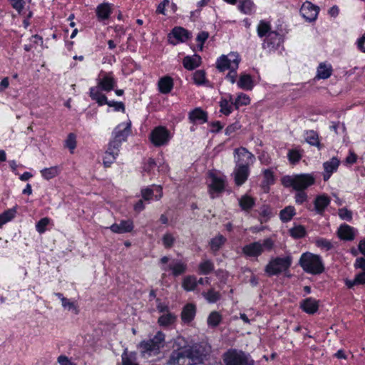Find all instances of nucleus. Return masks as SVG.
<instances>
[{
	"label": "nucleus",
	"mask_w": 365,
	"mask_h": 365,
	"mask_svg": "<svg viewBox=\"0 0 365 365\" xmlns=\"http://www.w3.org/2000/svg\"><path fill=\"white\" fill-rule=\"evenodd\" d=\"M165 345V334L158 331L153 338L141 341L138 348L144 358L157 355Z\"/></svg>",
	"instance_id": "1"
},
{
	"label": "nucleus",
	"mask_w": 365,
	"mask_h": 365,
	"mask_svg": "<svg viewBox=\"0 0 365 365\" xmlns=\"http://www.w3.org/2000/svg\"><path fill=\"white\" fill-rule=\"evenodd\" d=\"M282 182L286 187H292L295 190L301 191L314 184L315 178L312 174L286 175L282 178Z\"/></svg>",
	"instance_id": "2"
},
{
	"label": "nucleus",
	"mask_w": 365,
	"mask_h": 365,
	"mask_svg": "<svg viewBox=\"0 0 365 365\" xmlns=\"http://www.w3.org/2000/svg\"><path fill=\"white\" fill-rule=\"evenodd\" d=\"M274 246V241L271 238H266L262 241H255L245 245L242 252L247 258H257L264 252L271 251Z\"/></svg>",
	"instance_id": "3"
},
{
	"label": "nucleus",
	"mask_w": 365,
	"mask_h": 365,
	"mask_svg": "<svg viewBox=\"0 0 365 365\" xmlns=\"http://www.w3.org/2000/svg\"><path fill=\"white\" fill-rule=\"evenodd\" d=\"M299 264L307 273L318 274L323 272L324 267L319 255L305 252L302 255Z\"/></svg>",
	"instance_id": "4"
},
{
	"label": "nucleus",
	"mask_w": 365,
	"mask_h": 365,
	"mask_svg": "<svg viewBox=\"0 0 365 365\" xmlns=\"http://www.w3.org/2000/svg\"><path fill=\"white\" fill-rule=\"evenodd\" d=\"M225 365H254L255 361L247 354L241 350L230 349L222 355Z\"/></svg>",
	"instance_id": "5"
},
{
	"label": "nucleus",
	"mask_w": 365,
	"mask_h": 365,
	"mask_svg": "<svg viewBox=\"0 0 365 365\" xmlns=\"http://www.w3.org/2000/svg\"><path fill=\"white\" fill-rule=\"evenodd\" d=\"M291 264L292 258L289 256L284 258L276 257L269 261L264 270L269 276L276 275L288 269Z\"/></svg>",
	"instance_id": "6"
},
{
	"label": "nucleus",
	"mask_w": 365,
	"mask_h": 365,
	"mask_svg": "<svg viewBox=\"0 0 365 365\" xmlns=\"http://www.w3.org/2000/svg\"><path fill=\"white\" fill-rule=\"evenodd\" d=\"M240 61L239 55L237 53L231 52L227 56H221L216 62V67L220 71L237 69Z\"/></svg>",
	"instance_id": "7"
},
{
	"label": "nucleus",
	"mask_w": 365,
	"mask_h": 365,
	"mask_svg": "<svg viewBox=\"0 0 365 365\" xmlns=\"http://www.w3.org/2000/svg\"><path fill=\"white\" fill-rule=\"evenodd\" d=\"M169 363L171 365L195 364L186 348L173 351L170 356Z\"/></svg>",
	"instance_id": "8"
},
{
	"label": "nucleus",
	"mask_w": 365,
	"mask_h": 365,
	"mask_svg": "<svg viewBox=\"0 0 365 365\" xmlns=\"http://www.w3.org/2000/svg\"><path fill=\"white\" fill-rule=\"evenodd\" d=\"M130 121L118 125L114 130V138L110 143L111 146H113L114 149L118 150L121 144L122 141L126 140L130 132Z\"/></svg>",
	"instance_id": "9"
},
{
	"label": "nucleus",
	"mask_w": 365,
	"mask_h": 365,
	"mask_svg": "<svg viewBox=\"0 0 365 365\" xmlns=\"http://www.w3.org/2000/svg\"><path fill=\"white\" fill-rule=\"evenodd\" d=\"M185 348L195 364L200 362L202 357L207 355L210 351V346L206 343L195 344Z\"/></svg>",
	"instance_id": "10"
},
{
	"label": "nucleus",
	"mask_w": 365,
	"mask_h": 365,
	"mask_svg": "<svg viewBox=\"0 0 365 365\" xmlns=\"http://www.w3.org/2000/svg\"><path fill=\"white\" fill-rule=\"evenodd\" d=\"M169 131L164 127H157L150 133V139L155 146H162L169 141Z\"/></svg>",
	"instance_id": "11"
},
{
	"label": "nucleus",
	"mask_w": 365,
	"mask_h": 365,
	"mask_svg": "<svg viewBox=\"0 0 365 365\" xmlns=\"http://www.w3.org/2000/svg\"><path fill=\"white\" fill-rule=\"evenodd\" d=\"M235 162L237 165L250 167L255 159L253 154L250 153L245 148L241 147L235 150Z\"/></svg>",
	"instance_id": "12"
},
{
	"label": "nucleus",
	"mask_w": 365,
	"mask_h": 365,
	"mask_svg": "<svg viewBox=\"0 0 365 365\" xmlns=\"http://www.w3.org/2000/svg\"><path fill=\"white\" fill-rule=\"evenodd\" d=\"M319 11V8L312 4L310 1L304 2L300 9L301 14L308 21H315Z\"/></svg>",
	"instance_id": "13"
},
{
	"label": "nucleus",
	"mask_w": 365,
	"mask_h": 365,
	"mask_svg": "<svg viewBox=\"0 0 365 365\" xmlns=\"http://www.w3.org/2000/svg\"><path fill=\"white\" fill-rule=\"evenodd\" d=\"M97 81L98 87L106 92L112 91L116 84V82L110 73L104 74L101 73Z\"/></svg>",
	"instance_id": "14"
},
{
	"label": "nucleus",
	"mask_w": 365,
	"mask_h": 365,
	"mask_svg": "<svg viewBox=\"0 0 365 365\" xmlns=\"http://www.w3.org/2000/svg\"><path fill=\"white\" fill-rule=\"evenodd\" d=\"M190 37L187 30L182 27H175L173 29L172 34L169 35V41L175 45L179 41L184 42Z\"/></svg>",
	"instance_id": "15"
},
{
	"label": "nucleus",
	"mask_w": 365,
	"mask_h": 365,
	"mask_svg": "<svg viewBox=\"0 0 365 365\" xmlns=\"http://www.w3.org/2000/svg\"><path fill=\"white\" fill-rule=\"evenodd\" d=\"M250 173L249 167L237 165L234 170L235 182L238 186L242 185L247 179Z\"/></svg>",
	"instance_id": "16"
},
{
	"label": "nucleus",
	"mask_w": 365,
	"mask_h": 365,
	"mask_svg": "<svg viewBox=\"0 0 365 365\" xmlns=\"http://www.w3.org/2000/svg\"><path fill=\"white\" fill-rule=\"evenodd\" d=\"M270 29L271 26L268 22L260 21L257 26V34L259 37L267 36L269 39H272L275 37L279 39V35L274 31H271Z\"/></svg>",
	"instance_id": "17"
},
{
	"label": "nucleus",
	"mask_w": 365,
	"mask_h": 365,
	"mask_svg": "<svg viewBox=\"0 0 365 365\" xmlns=\"http://www.w3.org/2000/svg\"><path fill=\"white\" fill-rule=\"evenodd\" d=\"M115 233H125L131 232L133 229V223L131 220H121L120 223H115L110 227Z\"/></svg>",
	"instance_id": "18"
},
{
	"label": "nucleus",
	"mask_w": 365,
	"mask_h": 365,
	"mask_svg": "<svg viewBox=\"0 0 365 365\" xmlns=\"http://www.w3.org/2000/svg\"><path fill=\"white\" fill-rule=\"evenodd\" d=\"M339 165V160L336 158H332L329 161H327L324 163V173L323 174V178L324 181L329 179L331 175L337 170Z\"/></svg>",
	"instance_id": "19"
},
{
	"label": "nucleus",
	"mask_w": 365,
	"mask_h": 365,
	"mask_svg": "<svg viewBox=\"0 0 365 365\" xmlns=\"http://www.w3.org/2000/svg\"><path fill=\"white\" fill-rule=\"evenodd\" d=\"M337 235L341 240L350 241L354 240L355 232L353 227L346 224H344L338 229Z\"/></svg>",
	"instance_id": "20"
},
{
	"label": "nucleus",
	"mask_w": 365,
	"mask_h": 365,
	"mask_svg": "<svg viewBox=\"0 0 365 365\" xmlns=\"http://www.w3.org/2000/svg\"><path fill=\"white\" fill-rule=\"evenodd\" d=\"M300 307L307 313L312 314L315 313L319 308L318 301L313 298H307L303 300L300 304Z\"/></svg>",
	"instance_id": "21"
},
{
	"label": "nucleus",
	"mask_w": 365,
	"mask_h": 365,
	"mask_svg": "<svg viewBox=\"0 0 365 365\" xmlns=\"http://www.w3.org/2000/svg\"><path fill=\"white\" fill-rule=\"evenodd\" d=\"M196 307L193 304H186L182 311L181 319L184 323H190L195 317Z\"/></svg>",
	"instance_id": "22"
},
{
	"label": "nucleus",
	"mask_w": 365,
	"mask_h": 365,
	"mask_svg": "<svg viewBox=\"0 0 365 365\" xmlns=\"http://www.w3.org/2000/svg\"><path fill=\"white\" fill-rule=\"evenodd\" d=\"M211 179L212 182L210 185V194L211 197L215 198L216 196L212 195V192H222L225 187V180L222 178H218L214 175L211 176Z\"/></svg>",
	"instance_id": "23"
},
{
	"label": "nucleus",
	"mask_w": 365,
	"mask_h": 365,
	"mask_svg": "<svg viewBox=\"0 0 365 365\" xmlns=\"http://www.w3.org/2000/svg\"><path fill=\"white\" fill-rule=\"evenodd\" d=\"M91 98L96 101L99 106L108 104L107 97L101 93L98 87H92L90 89Z\"/></svg>",
	"instance_id": "24"
},
{
	"label": "nucleus",
	"mask_w": 365,
	"mask_h": 365,
	"mask_svg": "<svg viewBox=\"0 0 365 365\" xmlns=\"http://www.w3.org/2000/svg\"><path fill=\"white\" fill-rule=\"evenodd\" d=\"M329 197L324 195L317 197L314 200V207L317 213L322 214L325 208L329 205Z\"/></svg>",
	"instance_id": "25"
},
{
	"label": "nucleus",
	"mask_w": 365,
	"mask_h": 365,
	"mask_svg": "<svg viewBox=\"0 0 365 365\" xmlns=\"http://www.w3.org/2000/svg\"><path fill=\"white\" fill-rule=\"evenodd\" d=\"M118 149H114L113 146L109 144V147L103 157V165L105 167L108 168L114 162L115 157L118 155Z\"/></svg>",
	"instance_id": "26"
},
{
	"label": "nucleus",
	"mask_w": 365,
	"mask_h": 365,
	"mask_svg": "<svg viewBox=\"0 0 365 365\" xmlns=\"http://www.w3.org/2000/svg\"><path fill=\"white\" fill-rule=\"evenodd\" d=\"M201 62V58L198 55H194L193 56H185L183 58V66L187 70H193L196 67L199 66Z\"/></svg>",
	"instance_id": "27"
},
{
	"label": "nucleus",
	"mask_w": 365,
	"mask_h": 365,
	"mask_svg": "<svg viewBox=\"0 0 365 365\" xmlns=\"http://www.w3.org/2000/svg\"><path fill=\"white\" fill-rule=\"evenodd\" d=\"M159 90L162 93H168L173 87V78L170 76H165L158 82Z\"/></svg>",
	"instance_id": "28"
},
{
	"label": "nucleus",
	"mask_w": 365,
	"mask_h": 365,
	"mask_svg": "<svg viewBox=\"0 0 365 365\" xmlns=\"http://www.w3.org/2000/svg\"><path fill=\"white\" fill-rule=\"evenodd\" d=\"M111 13V6L108 3H103L98 5L96 8V14L100 20L108 19Z\"/></svg>",
	"instance_id": "29"
},
{
	"label": "nucleus",
	"mask_w": 365,
	"mask_h": 365,
	"mask_svg": "<svg viewBox=\"0 0 365 365\" xmlns=\"http://www.w3.org/2000/svg\"><path fill=\"white\" fill-rule=\"evenodd\" d=\"M237 85L240 88L247 91L252 90L254 86L252 78L249 74H242Z\"/></svg>",
	"instance_id": "30"
},
{
	"label": "nucleus",
	"mask_w": 365,
	"mask_h": 365,
	"mask_svg": "<svg viewBox=\"0 0 365 365\" xmlns=\"http://www.w3.org/2000/svg\"><path fill=\"white\" fill-rule=\"evenodd\" d=\"M306 141L311 145L317 146L319 150L322 148L319 142V135L314 130H309L305 134Z\"/></svg>",
	"instance_id": "31"
},
{
	"label": "nucleus",
	"mask_w": 365,
	"mask_h": 365,
	"mask_svg": "<svg viewBox=\"0 0 365 365\" xmlns=\"http://www.w3.org/2000/svg\"><path fill=\"white\" fill-rule=\"evenodd\" d=\"M331 72L332 68L331 65L321 63L317 68V77L318 78L327 79L331 75Z\"/></svg>",
	"instance_id": "32"
},
{
	"label": "nucleus",
	"mask_w": 365,
	"mask_h": 365,
	"mask_svg": "<svg viewBox=\"0 0 365 365\" xmlns=\"http://www.w3.org/2000/svg\"><path fill=\"white\" fill-rule=\"evenodd\" d=\"M229 99L222 98L220 102V112L228 115L232 112V108L234 106L232 96L230 95Z\"/></svg>",
	"instance_id": "33"
},
{
	"label": "nucleus",
	"mask_w": 365,
	"mask_h": 365,
	"mask_svg": "<svg viewBox=\"0 0 365 365\" xmlns=\"http://www.w3.org/2000/svg\"><path fill=\"white\" fill-rule=\"evenodd\" d=\"M345 284L348 288L351 289L355 286L365 284V272H361L356 275L354 279L345 280Z\"/></svg>",
	"instance_id": "34"
},
{
	"label": "nucleus",
	"mask_w": 365,
	"mask_h": 365,
	"mask_svg": "<svg viewBox=\"0 0 365 365\" xmlns=\"http://www.w3.org/2000/svg\"><path fill=\"white\" fill-rule=\"evenodd\" d=\"M189 118L191 121L201 120L202 123L207 121V113L200 108H195L190 113Z\"/></svg>",
	"instance_id": "35"
},
{
	"label": "nucleus",
	"mask_w": 365,
	"mask_h": 365,
	"mask_svg": "<svg viewBox=\"0 0 365 365\" xmlns=\"http://www.w3.org/2000/svg\"><path fill=\"white\" fill-rule=\"evenodd\" d=\"M182 287L186 291H192L197 285V280L195 276H187L183 279Z\"/></svg>",
	"instance_id": "36"
},
{
	"label": "nucleus",
	"mask_w": 365,
	"mask_h": 365,
	"mask_svg": "<svg viewBox=\"0 0 365 365\" xmlns=\"http://www.w3.org/2000/svg\"><path fill=\"white\" fill-rule=\"evenodd\" d=\"M239 204L242 210L248 211L254 206L255 200L249 195H244L239 200Z\"/></svg>",
	"instance_id": "37"
},
{
	"label": "nucleus",
	"mask_w": 365,
	"mask_h": 365,
	"mask_svg": "<svg viewBox=\"0 0 365 365\" xmlns=\"http://www.w3.org/2000/svg\"><path fill=\"white\" fill-rule=\"evenodd\" d=\"M226 242V238L222 235H218L210 240V245L212 251L217 252Z\"/></svg>",
	"instance_id": "38"
},
{
	"label": "nucleus",
	"mask_w": 365,
	"mask_h": 365,
	"mask_svg": "<svg viewBox=\"0 0 365 365\" xmlns=\"http://www.w3.org/2000/svg\"><path fill=\"white\" fill-rule=\"evenodd\" d=\"M254 7V4L251 0H239V9L244 14H250Z\"/></svg>",
	"instance_id": "39"
},
{
	"label": "nucleus",
	"mask_w": 365,
	"mask_h": 365,
	"mask_svg": "<svg viewBox=\"0 0 365 365\" xmlns=\"http://www.w3.org/2000/svg\"><path fill=\"white\" fill-rule=\"evenodd\" d=\"M169 269L173 271L174 276H178L185 272L187 265L183 262H177L173 264L169 265Z\"/></svg>",
	"instance_id": "40"
},
{
	"label": "nucleus",
	"mask_w": 365,
	"mask_h": 365,
	"mask_svg": "<svg viewBox=\"0 0 365 365\" xmlns=\"http://www.w3.org/2000/svg\"><path fill=\"white\" fill-rule=\"evenodd\" d=\"M59 173L58 168L57 166L51 167L48 168H44L41 170L42 176L46 180H50L58 175Z\"/></svg>",
	"instance_id": "41"
},
{
	"label": "nucleus",
	"mask_w": 365,
	"mask_h": 365,
	"mask_svg": "<svg viewBox=\"0 0 365 365\" xmlns=\"http://www.w3.org/2000/svg\"><path fill=\"white\" fill-rule=\"evenodd\" d=\"M234 102V106L238 109L242 106H247L250 104V99L249 96L245 93H240Z\"/></svg>",
	"instance_id": "42"
},
{
	"label": "nucleus",
	"mask_w": 365,
	"mask_h": 365,
	"mask_svg": "<svg viewBox=\"0 0 365 365\" xmlns=\"http://www.w3.org/2000/svg\"><path fill=\"white\" fill-rule=\"evenodd\" d=\"M294 208L292 206H288L280 212L281 220L284 222H287L292 219L294 215Z\"/></svg>",
	"instance_id": "43"
},
{
	"label": "nucleus",
	"mask_w": 365,
	"mask_h": 365,
	"mask_svg": "<svg viewBox=\"0 0 365 365\" xmlns=\"http://www.w3.org/2000/svg\"><path fill=\"white\" fill-rule=\"evenodd\" d=\"M135 353L128 354L127 351H124L122 354L123 365H138L135 362Z\"/></svg>",
	"instance_id": "44"
},
{
	"label": "nucleus",
	"mask_w": 365,
	"mask_h": 365,
	"mask_svg": "<svg viewBox=\"0 0 365 365\" xmlns=\"http://www.w3.org/2000/svg\"><path fill=\"white\" fill-rule=\"evenodd\" d=\"M56 295L61 299L62 302V306L67 309L68 310H73L75 312V313L78 312V310L76 309V307L75 306L74 303L71 302L67 298L64 297L62 294L58 293Z\"/></svg>",
	"instance_id": "45"
},
{
	"label": "nucleus",
	"mask_w": 365,
	"mask_h": 365,
	"mask_svg": "<svg viewBox=\"0 0 365 365\" xmlns=\"http://www.w3.org/2000/svg\"><path fill=\"white\" fill-rule=\"evenodd\" d=\"M200 271L203 274H207L214 269V264L210 260H205L199 265Z\"/></svg>",
	"instance_id": "46"
},
{
	"label": "nucleus",
	"mask_w": 365,
	"mask_h": 365,
	"mask_svg": "<svg viewBox=\"0 0 365 365\" xmlns=\"http://www.w3.org/2000/svg\"><path fill=\"white\" fill-rule=\"evenodd\" d=\"M204 297L210 303H215L219 300L220 294L218 292L211 289L207 292H203Z\"/></svg>",
	"instance_id": "47"
},
{
	"label": "nucleus",
	"mask_w": 365,
	"mask_h": 365,
	"mask_svg": "<svg viewBox=\"0 0 365 365\" xmlns=\"http://www.w3.org/2000/svg\"><path fill=\"white\" fill-rule=\"evenodd\" d=\"M290 235L294 238L303 237L306 234L305 228L302 225H298L289 230Z\"/></svg>",
	"instance_id": "48"
},
{
	"label": "nucleus",
	"mask_w": 365,
	"mask_h": 365,
	"mask_svg": "<svg viewBox=\"0 0 365 365\" xmlns=\"http://www.w3.org/2000/svg\"><path fill=\"white\" fill-rule=\"evenodd\" d=\"M175 317L173 314L167 313L159 317L158 323L163 326H168L172 324L175 321Z\"/></svg>",
	"instance_id": "49"
},
{
	"label": "nucleus",
	"mask_w": 365,
	"mask_h": 365,
	"mask_svg": "<svg viewBox=\"0 0 365 365\" xmlns=\"http://www.w3.org/2000/svg\"><path fill=\"white\" fill-rule=\"evenodd\" d=\"M221 321V316L217 312H212L208 317L207 323L210 326L216 327Z\"/></svg>",
	"instance_id": "50"
},
{
	"label": "nucleus",
	"mask_w": 365,
	"mask_h": 365,
	"mask_svg": "<svg viewBox=\"0 0 365 365\" xmlns=\"http://www.w3.org/2000/svg\"><path fill=\"white\" fill-rule=\"evenodd\" d=\"M194 82L197 85H202L205 83V72L203 70L196 71L193 74Z\"/></svg>",
	"instance_id": "51"
},
{
	"label": "nucleus",
	"mask_w": 365,
	"mask_h": 365,
	"mask_svg": "<svg viewBox=\"0 0 365 365\" xmlns=\"http://www.w3.org/2000/svg\"><path fill=\"white\" fill-rule=\"evenodd\" d=\"M209 37V33L207 31H201L200 32L196 38L197 41L199 43L197 46L200 51H202L203 49V44L205 42V41Z\"/></svg>",
	"instance_id": "52"
},
{
	"label": "nucleus",
	"mask_w": 365,
	"mask_h": 365,
	"mask_svg": "<svg viewBox=\"0 0 365 365\" xmlns=\"http://www.w3.org/2000/svg\"><path fill=\"white\" fill-rule=\"evenodd\" d=\"M50 220L48 217L41 219L36 225V230L39 233H43L46 230V226L48 225Z\"/></svg>",
	"instance_id": "53"
},
{
	"label": "nucleus",
	"mask_w": 365,
	"mask_h": 365,
	"mask_svg": "<svg viewBox=\"0 0 365 365\" xmlns=\"http://www.w3.org/2000/svg\"><path fill=\"white\" fill-rule=\"evenodd\" d=\"M174 242H175V238L171 234L166 233L163 235V245L165 246V247L170 248L173 245Z\"/></svg>",
	"instance_id": "54"
},
{
	"label": "nucleus",
	"mask_w": 365,
	"mask_h": 365,
	"mask_svg": "<svg viewBox=\"0 0 365 365\" xmlns=\"http://www.w3.org/2000/svg\"><path fill=\"white\" fill-rule=\"evenodd\" d=\"M66 146L68 148L71 152L76 146V135L73 133H70L66 140Z\"/></svg>",
	"instance_id": "55"
},
{
	"label": "nucleus",
	"mask_w": 365,
	"mask_h": 365,
	"mask_svg": "<svg viewBox=\"0 0 365 365\" xmlns=\"http://www.w3.org/2000/svg\"><path fill=\"white\" fill-rule=\"evenodd\" d=\"M339 215L342 220L348 221H350L352 218V212L344 207L339 210Z\"/></svg>",
	"instance_id": "56"
},
{
	"label": "nucleus",
	"mask_w": 365,
	"mask_h": 365,
	"mask_svg": "<svg viewBox=\"0 0 365 365\" xmlns=\"http://www.w3.org/2000/svg\"><path fill=\"white\" fill-rule=\"evenodd\" d=\"M15 214V209H9L3 212L0 216L5 220L6 222H7L14 217Z\"/></svg>",
	"instance_id": "57"
},
{
	"label": "nucleus",
	"mask_w": 365,
	"mask_h": 365,
	"mask_svg": "<svg viewBox=\"0 0 365 365\" xmlns=\"http://www.w3.org/2000/svg\"><path fill=\"white\" fill-rule=\"evenodd\" d=\"M288 158L292 163H296L301 158V155L297 150H289L288 153Z\"/></svg>",
	"instance_id": "58"
},
{
	"label": "nucleus",
	"mask_w": 365,
	"mask_h": 365,
	"mask_svg": "<svg viewBox=\"0 0 365 365\" xmlns=\"http://www.w3.org/2000/svg\"><path fill=\"white\" fill-rule=\"evenodd\" d=\"M307 195L303 190L298 191L295 195V201L298 204H302L304 202L307 201Z\"/></svg>",
	"instance_id": "59"
},
{
	"label": "nucleus",
	"mask_w": 365,
	"mask_h": 365,
	"mask_svg": "<svg viewBox=\"0 0 365 365\" xmlns=\"http://www.w3.org/2000/svg\"><path fill=\"white\" fill-rule=\"evenodd\" d=\"M142 197L144 200L149 201L151 200L152 197L153 196L154 190L151 188H146L144 190H142Z\"/></svg>",
	"instance_id": "60"
},
{
	"label": "nucleus",
	"mask_w": 365,
	"mask_h": 365,
	"mask_svg": "<svg viewBox=\"0 0 365 365\" xmlns=\"http://www.w3.org/2000/svg\"><path fill=\"white\" fill-rule=\"evenodd\" d=\"M264 177L267 184H272L274 182L273 173L270 170L264 171Z\"/></svg>",
	"instance_id": "61"
},
{
	"label": "nucleus",
	"mask_w": 365,
	"mask_h": 365,
	"mask_svg": "<svg viewBox=\"0 0 365 365\" xmlns=\"http://www.w3.org/2000/svg\"><path fill=\"white\" fill-rule=\"evenodd\" d=\"M13 8L20 12L24 8L23 0H9Z\"/></svg>",
	"instance_id": "62"
},
{
	"label": "nucleus",
	"mask_w": 365,
	"mask_h": 365,
	"mask_svg": "<svg viewBox=\"0 0 365 365\" xmlns=\"http://www.w3.org/2000/svg\"><path fill=\"white\" fill-rule=\"evenodd\" d=\"M107 105L110 107H114L115 110H121L123 112L125 110V106L122 102L108 101Z\"/></svg>",
	"instance_id": "63"
},
{
	"label": "nucleus",
	"mask_w": 365,
	"mask_h": 365,
	"mask_svg": "<svg viewBox=\"0 0 365 365\" xmlns=\"http://www.w3.org/2000/svg\"><path fill=\"white\" fill-rule=\"evenodd\" d=\"M354 267L361 269L362 272H365V258L358 257L354 263Z\"/></svg>",
	"instance_id": "64"
}]
</instances>
